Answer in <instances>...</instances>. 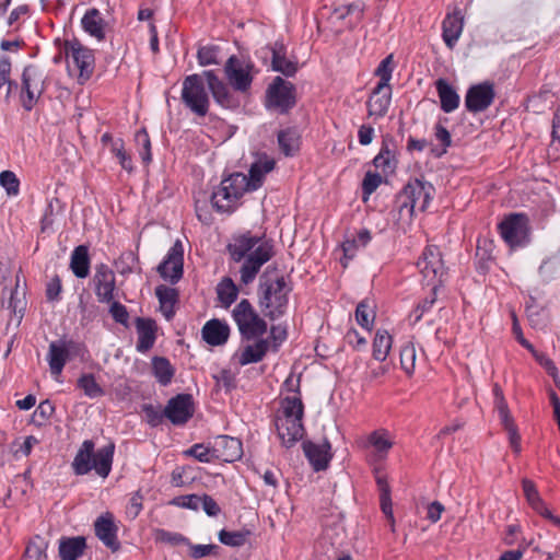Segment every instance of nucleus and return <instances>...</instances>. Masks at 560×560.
Segmentation results:
<instances>
[{"mask_svg": "<svg viewBox=\"0 0 560 560\" xmlns=\"http://www.w3.org/2000/svg\"><path fill=\"white\" fill-rule=\"evenodd\" d=\"M226 248L233 261H243L240 276L241 282L245 285L256 279L261 267L276 254L271 240H267L265 234L258 236L250 232L235 237Z\"/></svg>", "mask_w": 560, "mask_h": 560, "instance_id": "f257e3e1", "label": "nucleus"}, {"mask_svg": "<svg viewBox=\"0 0 560 560\" xmlns=\"http://www.w3.org/2000/svg\"><path fill=\"white\" fill-rule=\"evenodd\" d=\"M389 143L393 144L392 139L384 138L378 154L373 159V165L385 173L393 172L397 164L395 152L390 149Z\"/></svg>", "mask_w": 560, "mask_h": 560, "instance_id": "4c0bfd02", "label": "nucleus"}, {"mask_svg": "<svg viewBox=\"0 0 560 560\" xmlns=\"http://www.w3.org/2000/svg\"><path fill=\"white\" fill-rule=\"evenodd\" d=\"M46 89V77L43 71L34 65L23 69L21 75L20 101L26 112H31Z\"/></svg>", "mask_w": 560, "mask_h": 560, "instance_id": "1a4fd4ad", "label": "nucleus"}, {"mask_svg": "<svg viewBox=\"0 0 560 560\" xmlns=\"http://www.w3.org/2000/svg\"><path fill=\"white\" fill-rule=\"evenodd\" d=\"M494 407L499 413L501 424L504 427L509 434L510 444L515 453L521 451V436L517 427L510 413V409L505 398L494 399Z\"/></svg>", "mask_w": 560, "mask_h": 560, "instance_id": "5701e85b", "label": "nucleus"}, {"mask_svg": "<svg viewBox=\"0 0 560 560\" xmlns=\"http://www.w3.org/2000/svg\"><path fill=\"white\" fill-rule=\"evenodd\" d=\"M399 355L401 369L408 375H412L417 358L415 345L412 342H406L401 346Z\"/></svg>", "mask_w": 560, "mask_h": 560, "instance_id": "603ef678", "label": "nucleus"}, {"mask_svg": "<svg viewBox=\"0 0 560 560\" xmlns=\"http://www.w3.org/2000/svg\"><path fill=\"white\" fill-rule=\"evenodd\" d=\"M270 270L271 267L269 266L259 278L257 288L258 306L266 318L277 320L284 316L288 311L289 294L292 287L284 276L271 279L269 277Z\"/></svg>", "mask_w": 560, "mask_h": 560, "instance_id": "f03ea898", "label": "nucleus"}, {"mask_svg": "<svg viewBox=\"0 0 560 560\" xmlns=\"http://www.w3.org/2000/svg\"><path fill=\"white\" fill-rule=\"evenodd\" d=\"M219 47L214 45L202 46L198 49L197 59L198 63L202 67L210 65H218Z\"/></svg>", "mask_w": 560, "mask_h": 560, "instance_id": "680f3d73", "label": "nucleus"}, {"mask_svg": "<svg viewBox=\"0 0 560 560\" xmlns=\"http://www.w3.org/2000/svg\"><path fill=\"white\" fill-rule=\"evenodd\" d=\"M392 336L386 330H377L373 340V358L385 361L392 348Z\"/></svg>", "mask_w": 560, "mask_h": 560, "instance_id": "79ce46f5", "label": "nucleus"}, {"mask_svg": "<svg viewBox=\"0 0 560 560\" xmlns=\"http://www.w3.org/2000/svg\"><path fill=\"white\" fill-rule=\"evenodd\" d=\"M390 101L392 86H381L376 84L366 102L369 116L375 118L384 117L388 112Z\"/></svg>", "mask_w": 560, "mask_h": 560, "instance_id": "4be33fe9", "label": "nucleus"}, {"mask_svg": "<svg viewBox=\"0 0 560 560\" xmlns=\"http://www.w3.org/2000/svg\"><path fill=\"white\" fill-rule=\"evenodd\" d=\"M288 338V330L287 326L284 325H271L269 330V339L270 348L273 352H277L279 350V347L282 342H284Z\"/></svg>", "mask_w": 560, "mask_h": 560, "instance_id": "e2e57ef3", "label": "nucleus"}, {"mask_svg": "<svg viewBox=\"0 0 560 560\" xmlns=\"http://www.w3.org/2000/svg\"><path fill=\"white\" fill-rule=\"evenodd\" d=\"M159 275L172 284H176L184 273V246L177 240L156 268Z\"/></svg>", "mask_w": 560, "mask_h": 560, "instance_id": "ddd939ff", "label": "nucleus"}, {"mask_svg": "<svg viewBox=\"0 0 560 560\" xmlns=\"http://www.w3.org/2000/svg\"><path fill=\"white\" fill-rule=\"evenodd\" d=\"M434 137L441 143V148H432L431 153L435 158H441L452 145V136L441 122H438L434 126Z\"/></svg>", "mask_w": 560, "mask_h": 560, "instance_id": "8fccbe9b", "label": "nucleus"}, {"mask_svg": "<svg viewBox=\"0 0 560 560\" xmlns=\"http://www.w3.org/2000/svg\"><path fill=\"white\" fill-rule=\"evenodd\" d=\"M417 267L427 279L428 285L440 282V287H442L446 269L438 246H427L417 261Z\"/></svg>", "mask_w": 560, "mask_h": 560, "instance_id": "9b49d317", "label": "nucleus"}, {"mask_svg": "<svg viewBox=\"0 0 560 560\" xmlns=\"http://www.w3.org/2000/svg\"><path fill=\"white\" fill-rule=\"evenodd\" d=\"M203 77L208 89L218 105L223 108H237L240 102L237 97L230 91L228 84L221 80L213 70L203 71Z\"/></svg>", "mask_w": 560, "mask_h": 560, "instance_id": "f3484780", "label": "nucleus"}, {"mask_svg": "<svg viewBox=\"0 0 560 560\" xmlns=\"http://www.w3.org/2000/svg\"><path fill=\"white\" fill-rule=\"evenodd\" d=\"M375 318L373 306L368 300L361 301L355 308V319L358 324L368 330H371Z\"/></svg>", "mask_w": 560, "mask_h": 560, "instance_id": "09e8293b", "label": "nucleus"}, {"mask_svg": "<svg viewBox=\"0 0 560 560\" xmlns=\"http://www.w3.org/2000/svg\"><path fill=\"white\" fill-rule=\"evenodd\" d=\"M185 456L194 457L200 463H212L217 460L214 457V446H206L205 444L197 443L184 452Z\"/></svg>", "mask_w": 560, "mask_h": 560, "instance_id": "3c124183", "label": "nucleus"}, {"mask_svg": "<svg viewBox=\"0 0 560 560\" xmlns=\"http://www.w3.org/2000/svg\"><path fill=\"white\" fill-rule=\"evenodd\" d=\"M220 184L229 189L233 197L238 200L246 191H252L248 186L247 176L243 173L231 174L229 177L222 179Z\"/></svg>", "mask_w": 560, "mask_h": 560, "instance_id": "a19ab883", "label": "nucleus"}, {"mask_svg": "<svg viewBox=\"0 0 560 560\" xmlns=\"http://www.w3.org/2000/svg\"><path fill=\"white\" fill-rule=\"evenodd\" d=\"M136 328L138 334L137 351L141 353L148 352L156 339V323L152 318L137 317Z\"/></svg>", "mask_w": 560, "mask_h": 560, "instance_id": "b1692460", "label": "nucleus"}, {"mask_svg": "<svg viewBox=\"0 0 560 560\" xmlns=\"http://www.w3.org/2000/svg\"><path fill=\"white\" fill-rule=\"evenodd\" d=\"M232 317L235 322L242 340L253 341L262 337L267 330L268 325L253 304L247 300H241L232 311Z\"/></svg>", "mask_w": 560, "mask_h": 560, "instance_id": "39448f33", "label": "nucleus"}, {"mask_svg": "<svg viewBox=\"0 0 560 560\" xmlns=\"http://www.w3.org/2000/svg\"><path fill=\"white\" fill-rule=\"evenodd\" d=\"M435 88L440 98L441 109L444 113H452L459 106V95L456 90L445 80L439 79L435 81Z\"/></svg>", "mask_w": 560, "mask_h": 560, "instance_id": "7c9ffc66", "label": "nucleus"}, {"mask_svg": "<svg viewBox=\"0 0 560 560\" xmlns=\"http://www.w3.org/2000/svg\"><path fill=\"white\" fill-rule=\"evenodd\" d=\"M48 542L40 536L33 537L26 546L24 560H48L46 550Z\"/></svg>", "mask_w": 560, "mask_h": 560, "instance_id": "a18cd8bd", "label": "nucleus"}, {"mask_svg": "<svg viewBox=\"0 0 560 560\" xmlns=\"http://www.w3.org/2000/svg\"><path fill=\"white\" fill-rule=\"evenodd\" d=\"M278 144L285 156H293L300 150V135L295 128L280 130L277 136Z\"/></svg>", "mask_w": 560, "mask_h": 560, "instance_id": "e433bc0d", "label": "nucleus"}, {"mask_svg": "<svg viewBox=\"0 0 560 560\" xmlns=\"http://www.w3.org/2000/svg\"><path fill=\"white\" fill-rule=\"evenodd\" d=\"M114 452V443L95 452V443L92 440L83 441L71 464L73 472L83 476L94 469L98 476L106 478L112 470Z\"/></svg>", "mask_w": 560, "mask_h": 560, "instance_id": "20e7f679", "label": "nucleus"}, {"mask_svg": "<svg viewBox=\"0 0 560 560\" xmlns=\"http://www.w3.org/2000/svg\"><path fill=\"white\" fill-rule=\"evenodd\" d=\"M525 310H526L527 318H528L529 323L532 324V326L538 327V326L544 325V323L540 318L541 307L537 304V301L534 296L530 295L528 298V301L526 302Z\"/></svg>", "mask_w": 560, "mask_h": 560, "instance_id": "338daca9", "label": "nucleus"}, {"mask_svg": "<svg viewBox=\"0 0 560 560\" xmlns=\"http://www.w3.org/2000/svg\"><path fill=\"white\" fill-rule=\"evenodd\" d=\"M203 72L187 75L183 81L182 101L191 113L205 117L209 112L210 98L205 86Z\"/></svg>", "mask_w": 560, "mask_h": 560, "instance_id": "0eeeda50", "label": "nucleus"}, {"mask_svg": "<svg viewBox=\"0 0 560 560\" xmlns=\"http://www.w3.org/2000/svg\"><path fill=\"white\" fill-rule=\"evenodd\" d=\"M135 141L139 148V154L142 159V162L148 165L152 161L151 154V141L148 131L142 128L136 132Z\"/></svg>", "mask_w": 560, "mask_h": 560, "instance_id": "5fc2aeb1", "label": "nucleus"}, {"mask_svg": "<svg viewBox=\"0 0 560 560\" xmlns=\"http://www.w3.org/2000/svg\"><path fill=\"white\" fill-rule=\"evenodd\" d=\"M394 71V57L393 55H388L385 57L377 68L375 69V75L380 78L377 85L381 86H390L389 82L392 80V74Z\"/></svg>", "mask_w": 560, "mask_h": 560, "instance_id": "864d4df0", "label": "nucleus"}, {"mask_svg": "<svg viewBox=\"0 0 560 560\" xmlns=\"http://www.w3.org/2000/svg\"><path fill=\"white\" fill-rule=\"evenodd\" d=\"M117 530L118 527L114 522V516L109 512L100 515L94 522L95 536L113 552L120 549Z\"/></svg>", "mask_w": 560, "mask_h": 560, "instance_id": "aec40b11", "label": "nucleus"}, {"mask_svg": "<svg viewBox=\"0 0 560 560\" xmlns=\"http://www.w3.org/2000/svg\"><path fill=\"white\" fill-rule=\"evenodd\" d=\"M11 60L7 56L0 58V89L8 85L5 97H10L12 90L18 88V83L10 79Z\"/></svg>", "mask_w": 560, "mask_h": 560, "instance_id": "6e6d98bb", "label": "nucleus"}, {"mask_svg": "<svg viewBox=\"0 0 560 560\" xmlns=\"http://www.w3.org/2000/svg\"><path fill=\"white\" fill-rule=\"evenodd\" d=\"M296 103L295 85L279 75L273 78L266 90V108L280 115H287L296 106Z\"/></svg>", "mask_w": 560, "mask_h": 560, "instance_id": "423d86ee", "label": "nucleus"}, {"mask_svg": "<svg viewBox=\"0 0 560 560\" xmlns=\"http://www.w3.org/2000/svg\"><path fill=\"white\" fill-rule=\"evenodd\" d=\"M78 388L82 389L89 398H97L103 396L104 389L96 382L95 376L91 373L82 374L77 381Z\"/></svg>", "mask_w": 560, "mask_h": 560, "instance_id": "de8ad7c7", "label": "nucleus"}, {"mask_svg": "<svg viewBox=\"0 0 560 560\" xmlns=\"http://www.w3.org/2000/svg\"><path fill=\"white\" fill-rule=\"evenodd\" d=\"M213 446L217 460L233 463L243 456V444L237 438L220 435L214 440Z\"/></svg>", "mask_w": 560, "mask_h": 560, "instance_id": "412c9836", "label": "nucleus"}, {"mask_svg": "<svg viewBox=\"0 0 560 560\" xmlns=\"http://www.w3.org/2000/svg\"><path fill=\"white\" fill-rule=\"evenodd\" d=\"M304 405L301 396L287 395L280 400L275 416V427L281 444L290 448L304 436Z\"/></svg>", "mask_w": 560, "mask_h": 560, "instance_id": "7ed1b4c3", "label": "nucleus"}, {"mask_svg": "<svg viewBox=\"0 0 560 560\" xmlns=\"http://www.w3.org/2000/svg\"><path fill=\"white\" fill-rule=\"evenodd\" d=\"M110 151L113 154L116 155V158L119 161L120 166L124 170H126L127 172H132V170H133L132 160H131V156L125 151L122 139H116V141L113 142Z\"/></svg>", "mask_w": 560, "mask_h": 560, "instance_id": "052dcab7", "label": "nucleus"}, {"mask_svg": "<svg viewBox=\"0 0 560 560\" xmlns=\"http://www.w3.org/2000/svg\"><path fill=\"white\" fill-rule=\"evenodd\" d=\"M91 258L86 245L77 246L70 257V269L79 279H84L90 275Z\"/></svg>", "mask_w": 560, "mask_h": 560, "instance_id": "2f4dec72", "label": "nucleus"}, {"mask_svg": "<svg viewBox=\"0 0 560 560\" xmlns=\"http://www.w3.org/2000/svg\"><path fill=\"white\" fill-rule=\"evenodd\" d=\"M276 162L273 159L264 154L255 161L249 167V176L247 177L249 189H258L262 183L265 175L275 168Z\"/></svg>", "mask_w": 560, "mask_h": 560, "instance_id": "cd10ccee", "label": "nucleus"}, {"mask_svg": "<svg viewBox=\"0 0 560 560\" xmlns=\"http://www.w3.org/2000/svg\"><path fill=\"white\" fill-rule=\"evenodd\" d=\"M201 334L208 345L222 346L230 337V327L225 322L212 318L203 325Z\"/></svg>", "mask_w": 560, "mask_h": 560, "instance_id": "393cba45", "label": "nucleus"}, {"mask_svg": "<svg viewBox=\"0 0 560 560\" xmlns=\"http://www.w3.org/2000/svg\"><path fill=\"white\" fill-rule=\"evenodd\" d=\"M271 50V69L285 77H293L298 72V62L287 58L285 46L281 42H276Z\"/></svg>", "mask_w": 560, "mask_h": 560, "instance_id": "a878e982", "label": "nucleus"}, {"mask_svg": "<svg viewBox=\"0 0 560 560\" xmlns=\"http://www.w3.org/2000/svg\"><path fill=\"white\" fill-rule=\"evenodd\" d=\"M270 348L269 339L259 337L254 343L245 346L238 357V363L244 366L252 363L260 362Z\"/></svg>", "mask_w": 560, "mask_h": 560, "instance_id": "c85d7f7f", "label": "nucleus"}, {"mask_svg": "<svg viewBox=\"0 0 560 560\" xmlns=\"http://www.w3.org/2000/svg\"><path fill=\"white\" fill-rule=\"evenodd\" d=\"M549 155L553 159L560 156V114L555 113L551 120V142L549 144Z\"/></svg>", "mask_w": 560, "mask_h": 560, "instance_id": "13d9d810", "label": "nucleus"}, {"mask_svg": "<svg viewBox=\"0 0 560 560\" xmlns=\"http://www.w3.org/2000/svg\"><path fill=\"white\" fill-rule=\"evenodd\" d=\"M440 288V282L431 285L430 293L412 310L410 317L415 318V323L420 322L423 315L431 311L432 306L436 302L438 291Z\"/></svg>", "mask_w": 560, "mask_h": 560, "instance_id": "c03bdc74", "label": "nucleus"}, {"mask_svg": "<svg viewBox=\"0 0 560 560\" xmlns=\"http://www.w3.org/2000/svg\"><path fill=\"white\" fill-rule=\"evenodd\" d=\"M253 69L254 65L250 61L245 62L233 55L225 62L224 73L235 91L246 93L253 83Z\"/></svg>", "mask_w": 560, "mask_h": 560, "instance_id": "f8f14e48", "label": "nucleus"}, {"mask_svg": "<svg viewBox=\"0 0 560 560\" xmlns=\"http://www.w3.org/2000/svg\"><path fill=\"white\" fill-rule=\"evenodd\" d=\"M0 185L9 196H18L20 192V179L12 171L0 173Z\"/></svg>", "mask_w": 560, "mask_h": 560, "instance_id": "bf43d9fd", "label": "nucleus"}, {"mask_svg": "<svg viewBox=\"0 0 560 560\" xmlns=\"http://www.w3.org/2000/svg\"><path fill=\"white\" fill-rule=\"evenodd\" d=\"M383 178L378 173L366 172L362 182V194L363 199L366 200L370 195H372L377 187L381 185Z\"/></svg>", "mask_w": 560, "mask_h": 560, "instance_id": "0e129e2a", "label": "nucleus"}, {"mask_svg": "<svg viewBox=\"0 0 560 560\" xmlns=\"http://www.w3.org/2000/svg\"><path fill=\"white\" fill-rule=\"evenodd\" d=\"M464 18L459 10L448 13L442 23V37L448 48H453L463 32Z\"/></svg>", "mask_w": 560, "mask_h": 560, "instance_id": "bb28decb", "label": "nucleus"}, {"mask_svg": "<svg viewBox=\"0 0 560 560\" xmlns=\"http://www.w3.org/2000/svg\"><path fill=\"white\" fill-rule=\"evenodd\" d=\"M238 199L223 187L221 184L211 195V205L215 211L221 213H232L237 207Z\"/></svg>", "mask_w": 560, "mask_h": 560, "instance_id": "f704fd0d", "label": "nucleus"}, {"mask_svg": "<svg viewBox=\"0 0 560 560\" xmlns=\"http://www.w3.org/2000/svg\"><path fill=\"white\" fill-rule=\"evenodd\" d=\"M142 412L145 416L147 422L153 428L159 427L165 418L164 410H161L160 406H153L152 404H144Z\"/></svg>", "mask_w": 560, "mask_h": 560, "instance_id": "69168bd1", "label": "nucleus"}, {"mask_svg": "<svg viewBox=\"0 0 560 560\" xmlns=\"http://www.w3.org/2000/svg\"><path fill=\"white\" fill-rule=\"evenodd\" d=\"M155 295L166 319L173 318L175 314L174 306L178 302V291L174 288L160 284L155 288Z\"/></svg>", "mask_w": 560, "mask_h": 560, "instance_id": "c9c22d12", "label": "nucleus"}, {"mask_svg": "<svg viewBox=\"0 0 560 560\" xmlns=\"http://www.w3.org/2000/svg\"><path fill=\"white\" fill-rule=\"evenodd\" d=\"M218 300L223 307H230L236 300L240 293L238 287L230 277H223L217 284Z\"/></svg>", "mask_w": 560, "mask_h": 560, "instance_id": "58836bf2", "label": "nucleus"}, {"mask_svg": "<svg viewBox=\"0 0 560 560\" xmlns=\"http://www.w3.org/2000/svg\"><path fill=\"white\" fill-rule=\"evenodd\" d=\"M86 548L83 536L62 538L59 542V556L61 560H78Z\"/></svg>", "mask_w": 560, "mask_h": 560, "instance_id": "72a5a7b5", "label": "nucleus"}, {"mask_svg": "<svg viewBox=\"0 0 560 560\" xmlns=\"http://www.w3.org/2000/svg\"><path fill=\"white\" fill-rule=\"evenodd\" d=\"M81 25L85 33L96 38L98 42L105 39V21L100 10L96 8L89 9L84 13Z\"/></svg>", "mask_w": 560, "mask_h": 560, "instance_id": "c756f323", "label": "nucleus"}, {"mask_svg": "<svg viewBox=\"0 0 560 560\" xmlns=\"http://www.w3.org/2000/svg\"><path fill=\"white\" fill-rule=\"evenodd\" d=\"M250 535L252 532L249 529H242L235 532L221 529L219 532V540L221 544L229 547H242L248 541Z\"/></svg>", "mask_w": 560, "mask_h": 560, "instance_id": "49530a36", "label": "nucleus"}, {"mask_svg": "<svg viewBox=\"0 0 560 560\" xmlns=\"http://www.w3.org/2000/svg\"><path fill=\"white\" fill-rule=\"evenodd\" d=\"M65 55L69 71L75 69L79 71L78 82L84 84L94 72L95 57L92 49L83 46L77 38L66 40Z\"/></svg>", "mask_w": 560, "mask_h": 560, "instance_id": "6e6552de", "label": "nucleus"}, {"mask_svg": "<svg viewBox=\"0 0 560 560\" xmlns=\"http://www.w3.org/2000/svg\"><path fill=\"white\" fill-rule=\"evenodd\" d=\"M152 373L162 386H167L174 377L175 370L167 358L154 357L152 359Z\"/></svg>", "mask_w": 560, "mask_h": 560, "instance_id": "ea45409f", "label": "nucleus"}, {"mask_svg": "<svg viewBox=\"0 0 560 560\" xmlns=\"http://www.w3.org/2000/svg\"><path fill=\"white\" fill-rule=\"evenodd\" d=\"M70 360L67 354V348L62 345L61 340L51 341L49 343L47 361L49 364V369L52 375L59 376L62 373V370Z\"/></svg>", "mask_w": 560, "mask_h": 560, "instance_id": "473e14b6", "label": "nucleus"}, {"mask_svg": "<svg viewBox=\"0 0 560 560\" xmlns=\"http://www.w3.org/2000/svg\"><path fill=\"white\" fill-rule=\"evenodd\" d=\"M434 187L432 184L415 178L409 180L402 188V197L411 199V212L418 208L420 211H425L429 207L434 195Z\"/></svg>", "mask_w": 560, "mask_h": 560, "instance_id": "dca6fc26", "label": "nucleus"}, {"mask_svg": "<svg viewBox=\"0 0 560 560\" xmlns=\"http://www.w3.org/2000/svg\"><path fill=\"white\" fill-rule=\"evenodd\" d=\"M62 292L61 279L58 275H55L46 284V299L48 302L60 301Z\"/></svg>", "mask_w": 560, "mask_h": 560, "instance_id": "774afa93", "label": "nucleus"}, {"mask_svg": "<svg viewBox=\"0 0 560 560\" xmlns=\"http://www.w3.org/2000/svg\"><path fill=\"white\" fill-rule=\"evenodd\" d=\"M93 282L98 302L110 303L114 300L116 289L114 271L106 264L96 265Z\"/></svg>", "mask_w": 560, "mask_h": 560, "instance_id": "a211bd4d", "label": "nucleus"}, {"mask_svg": "<svg viewBox=\"0 0 560 560\" xmlns=\"http://www.w3.org/2000/svg\"><path fill=\"white\" fill-rule=\"evenodd\" d=\"M305 457L315 471H322L328 468L332 458L331 444L327 439L317 444L312 441H304L302 444Z\"/></svg>", "mask_w": 560, "mask_h": 560, "instance_id": "6ab92c4d", "label": "nucleus"}, {"mask_svg": "<svg viewBox=\"0 0 560 560\" xmlns=\"http://www.w3.org/2000/svg\"><path fill=\"white\" fill-rule=\"evenodd\" d=\"M522 487L525 498L533 510H535L538 514L547 513V506L540 498L535 483L532 480L523 479Z\"/></svg>", "mask_w": 560, "mask_h": 560, "instance_id": "37998d69", "label": "nucleus"}, {"mask_svg": "<svg viewBox=\"0 0 560 560\" xmlns=\"http://www.w3.org/2000/svg\"><path fill=\"white\" fill-rule=\"evenodd\" d=\"M495 98L493 83L485 81L469 86L465 95L467 112L477 114L487 110Z\"/></svg>", "mask_w": 560, "mask_h": 560, "instance_id": "4468645a", "label": "nucleus"}, {"mask_svg": "<svg viewBox=\"0 0 560 560\" xmlns=\"http://www.w3.org/2000/svg\"><path fill=\"white\" fill-rule=\"evenodd\" d=\"M194 412V398L190 394H177L167 401L164 408L165 418L174 425L186 424Z\"/></svg>", "mask_w": 560, "mask_h": 560, "instance_id": "2eb2a0df", "label": "nucleus"}, {"mask_svg": "<svg viewBox=\"0 0 560 560\" xmlns=\"http://www.w3.org/2000/svg\"><path fill=\"white\" fill-rule=\"evenodd\" d=\"M54 412V404L49 399L43 400L35 409L32 420L37 427H43L47 423Z\"/></svg>", "mask_w": 560, "mask_h": 560, "instance_id": "4d7b16f0", "label": "nucleus"}, {"mask_svg": "<svg viewBox=\"0 0 560 560\" xmlns=\"http://www.w3.org/2000/svg\"><path fill=\"white\" fill-rule=\"evenodd\" d=\"M504 242L511 247H524L530 241L529 219L525 213H510L498 225Z\"/></svg>", "mask_w": 560, "mask_h": 560, "instance_id": "9d476101", "label": "nucleus"}]
</instances>
